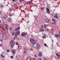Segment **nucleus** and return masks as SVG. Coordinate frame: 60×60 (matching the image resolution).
Instances as JSON below:
<instances>
[{"label": "nucleus", "instance_id": "f257e3e1", "mask_svg": "<svg viewBox=\"0 0 60 60\" xmlns=\"http://www.w3.org/2000/svg\"><path fill=\"white\" fill-rule=\"evenodd\" d=\"M15 43H16L13 40H12L10 42V45L12 49L13 48L14 45L15 44Z\"/></svg>", "mask_w": 60, "mask_h": 60}, {"label": "nucleus", "instance_id": "f03ea898", "mask_svg": "<svg viewBox=\"0 0 60 60\" xmlns=\"http://www.w3.org/2000/svg\"><path fill=\"white\" fill-rule=\"evenodd\" d=\"M30 42L32 43L33 44H32V46L33 47H34V46H33V45H34V46H35V45H34L35 44H37L35 43V41H34V40L32 39V38H30Z\"/></svg>", "mask_w": 60, "mask_h": 60}, {"label": "nucleus", "instance_id": "7ed1b4c3", "mask_svg": "<svg viewBox=\"0 0 60 60\" xmlns=\"http://www.w3.org/2000/svg\"><path fill=\"white\" fill-rule=\"evenodd\" d=\"M35 46H34V45H33V46L34 47V48H39L40 47V45H38L37 44H34Z\"/></svg>", "mask_w": 60, "mask_h": 60}, {"label": "nucleus", "instance_id": "20e7f679", "mask_svg": "<svg viewBox=\"0 0 60 60\" xmlns=\"http://www.w3.org/2000/svg\"><path fill=\"white\" fill-rule=\"evenodd\" d=\"M19 34H20V32L19 31H18L15 34V37H17V36H18V35H19Z\"/></svg>", "mask_w": 60, "mask_h": 60}, {"label": "nucleus", "instance_id": "39448f33", "mask_svg": "<svg viewBox=\"0 0 60 60\" xmlns=\"http://www.w3.org/2000/svg\"><path fill=\"white\" fill-rule=\"evenodd\" d=\"M47 34H45L42 37V38H43V39H45V38H46V37H47Z\"/></svg>", "mask_w": 60, "mask_h": 60}, {"label": "nucleus", "instance_id": "423d86ee", "mask_svg": "<svg viewBox=\"0 0 60 60\" xmlns=\"http://www.w3.org/2000/svg\"><path fill=\"white\" fill-rule=\"evenodd\" d=\"M46 10L47 13L48 14H49L50 13V11H49V9L48 8H46Z\"/></svg>", "mask_w": 60, "mask_h": 60}, {"label": "nucleus", "instance_id": "0eeeda50", "mask_svg": "<svg viewBox=\"0 0 60 60\" xmlns=\"http://www.w3.org/2000/svg\"><path fill=\"white\" fill-rule=\"evenodd\" d=\"M19 29H20V27H18L17 28L15 29V30L16 31H18Z\"/></svg>", "mask_w": 60, "mask_h": 60}, {"label": "nucleus", "instance_id": "6e6552de", "mask_svg": "<svg viewBox=\"0 0 60 60\" xmlns=\"http://www.w3.org/2000/svg\"><path fill=\"white\" fill-rule=\"evenodd\" d=\"M21 36H25L26 35V34L25 33L23 32L21 34Z\"/></svg>", "mask_w": 60, "mask_h": 60}, {"label": "nucleus", "instance_id": "1a4fd4ad", "mask_svg": "<svg viewBox=\"0 0 60 60\" xmlns=\"http://www.w3.org/2000/svg\"><path fill=\"white\" fill-rule=\"evenodd\" d=\"M55 36L56 37H57V38H58V37H59L60 35H59V34H55Z\"/></svg>", "mask_w": 60, "mask_h": 60}, {"label": "nucleus", "instance_id": "9d476101", "mask_svg": "<svg viewBox=\"0 0 60 60\" xmlns=\"http://www.w3.org/2000/svg\"><path fill=\"white\" fill-rule=\"evenodd\" d=\"M56 56H58V57H57L58 59H59V58H60V55L57 53H56Z\"/></svg>", "mask_w": 60, "mask_h": 60}, {"label": "nucleus", "instance_id": "9b49d317", "mask_svg": "<svg viewBox=\"0 0 60 60\" xmlns=\"http://www.w3.org/2000/svg\"><path fill=\"white\" fill-rule=\"evenodd\" d=\"M45 21L46 23H48V22H49V20L48 19H45Z\"/></svg>", "mask_w": 60, "mask_h": 60}, {"label": "nucleus", "instance_id": "f8f14e48", "mask_svg": "<svg viewBox=\"0 0 60 60\" xmlns=\"http://www.w3.org/2000/svg\"><path fill=\"white\" fill-rule=\"evenodd\" d=\"M8 22H11L12 20H11V18H9V19H8Z\"/></svg>", "mask_w": 60, "mask_h": 60}, {"label": "nucleus", "instance_id": "ddd939ff", "mask_svg": "<svg viewBox=\"0 0 60 60\" xmlns=\"http://www.w3.org/2000/svg\"><path fill=\"white\" fill-rule=\"evenodd\" d=\"M42 53L41 52H39V56L40 57H41L42 56Z\"/></svg>", "mask_w": 60, "mask_h": 60}, {"label": "nucleus", "instance_id": "4468645a", "mask_svg": "<svg viewBox=\"0 0 60 60\" xmlns=\"http://www.w3.org/2000/svg\"><path fill=\"white\" fill-rule=\"evenodd\" d=\"M6 28H5V29L6 31L7 30V29L8 28V25L6 24Z\"/></svg>", "mask_w": 60, "mask_h": 60}, {"label": "nucleus", "instance_id": "2eb2a0df", "mask_svg": "<svg viewBox=\"0 0 60 60\" xmlns=\"http://www.w3.org/2000/svg\"><path fill=\"white\" fill-rule=\"evenodd\" d=\"M40 29V31H41V32H44V30L43 29H42V28H41Z\"/></svg>", "mask_w": 60, "mask_h": 60}, {"label": "nucleus", "instance_id": "dca6fc26", "mask_svg": "<svg viewBox=\"0 0 60 60\" xmlns=\"http://www.w3.org/2000/svg\"><path fill=\"white\" fill-rule=\"evenodd\" d=\"M52 20L53 21V22H54V23H56V21L54 19H52Z\"/></svg>", "mask_w": 60, "mask_h": 60}, {"label": "nucleus", "instance_id": "f3484780", "mask_svg": "<svg viewBox=\"0 0 60 60\" xmlns=\"http://www.w3.org/2000/svg\"><path fill=\"white\" fill-rule=\"evenodd\" d=\"M11 51L13 54H15V50H12Z\"/></svg>", "mask_w": 60, "mask_h": 60}, {"label": "nucleus", "instance_id": "a211bd4d", "mask_svg": "<svg viewBox=\"0 0 60 60\" xmlns=\"http://www.w3.org/2000/svg\"><path fill=\"white\" fill-rule=\"evenodd\" d=\"M1 56L2 58H4L5 57V56H3V55H1Z\"/></svg>", "mask_w": 60, "mask_h": 60}, {"label": "nucleus", "instance_id": "6ab92c4d", "mask_svg": "<svg viewBox=\"0 0 60 60\" xmlns=\"http://www.w3.org/2000/svg\"><path fill=\"white\" fill-rule=\"evenodd\" d=\"M57 15H54V17L55 18H57L58 17H57Z\"/></svg>", "mask_w": 60, "mask_h": 60}, {"label": "nucleus", "instance_id": "aec40b11", "mask_svg": "<svg viewBox=\"0 0 60 60\" xmlns=\"http://www.w3.org/2000/svg\"><path fill=\"white\" fill-rule=\"evenodd\" d=\"M9 16L10 17H11V16H13V15H12V14H9Z\"/></svg>", "mask_w": 60, "mask_h": 60}, {"label": "nucleus", "instance_id": "412c9836", "mask_svg": "<svg viewBox=\"0 0 60 60\" xmlns=\"http://www.w3.org/2000/svg\"><path fill=\"white\" fill-rule=\"evenodd\" d=\"M12 34L13 35H15V32L13 31L12 32Z\"/></svg>", "mask_w": 60, "mask_h": 60}, {"label": "nucleus", "instance_id": "4be33fe9", "mask_svg": "<svg viewBox=\"0 0 60 60\" xmlns=\"http://www.w3.org/2000/svg\"><path fill=\"white\" fill-rule=\"evenodd\" d=\"M2 32L3 34H5V31H3Z\"/></svg>", "mask_w": 60, "mask_h": 60}, {"label": "nucleus", "instance_id": "5701e85b", "mask_svg": "<svg viewBox=\"0 0 60 60\" xmlns=\"http://www.w3.org/2000/svg\"><path fill=\"white\" fill-rule=\"evenodd\" d=\"M47 26V25H44V27L45 28H46Z\"/></svg>", "mask_w": 60, "mask_h": 60}, {"label": "nucleus", "instance_id": "b1692460", "mask_svg": "<svg viewBox=\"0 0 60 60\" xmlns=\"http://www.w3.org/2000/svg\"><path fill=\"white\" fill-rule=\"evenodd\" d=\"M7 52H9L10 51V50L9 49H8L7 50Z\"/></svg>", "mask_w": 60, "mask_h": 60}, {"label": "nucleus", "instance_id": "393cba45", "mask_svg": "<svg viewBox=\"0 0 60 60\" xmlns=\"http://www.w3.org/2000/svg\"><path fill=\"white\" fill-rule=\"evenodd\" d=\"M29 59H31V57H30L28 56L27 57Z\"/></svg>", "mask_w": 60, "mask_h": 60}, {"label": "nucleus", "instance_id": "a878e982", "mask_svg": "<svg viewBox=\"0 0 60 60\" xmlns=\"http://www.w3.org/2000/svg\"><path fill=\"white\" fill-rule=\"evenodd\" d=\"M41 10H44V8H41Z\"/></svg>", "mask_w": 60, "mask_h": 60}, {"label": "nucleus", "instance_id": "bb28decb", "mask_svg": "<svg viewBox=\"0 0 60 60\" xmlns=\"http://www.w3.org/2000/svg\"><path fill=\"white\" fill-rule=\"evenodd\" d=\"M16 45H19V43L17 42H16Z\"/></svg>", "mask_w": 60, "mask_h": 60}, {"label": "nucleus", "instance_id": "cd10ccee", "mask_svg": "<svg viewBox=\"0 0 60 60\" xmlns=\"http://www.w3.org/2000/svg\"><path fill=\"white\" fill-rule=\"evenodd\" d=\"M47 31H50V30L48 28H47Z\"/></svg>", "mask_w": 60, "mask_h": 60}, {"label": "nucleus", "instance_id": "c85d7f7f", "mask_svg": "<svg viewBox=\"0 0 60 60\" xmlns=\"http://www.w3.org/2000/svg\"><path fill=\"white\" fill-rule=\"evenodd\" d=\"M44 46H47V44L46 43H45L44 44Z\"/></svg>", "mask_w": 60, "mask_h": 60}, {"label": "nucleus", "instance_id": "c756f323", "mask_svg": "<svg viewBox=\"0 0 60 60\" xmlns=\"http://www.w3.org/2000/svg\"><path fill=\"white\" fill-rule=\"evenodd\" d=\"M41 27H42V28H43V25H41Z\"/></svg>", "mask_w": 60, "mask_h": 60}, {"label": "nucleus", "instance_id": "7c9ffc66", "mask_svg": "<svg viewBox=\"0 0 60 60\" xmlns=\"http://www.w3.org/2000/svg\"><path fill=\"white\" fill-rule=\"evenodd\" d=\"M0 41L1 42H2V41H3V40H2V39H0Z\"/></svg>", "mask_w": 60, "mask_h": 60}, {"label": "nucleus", "instance_id": "2f4dec72", "mask_svg": "<svg viewBox=\"0 0 60 60\" xmlns=\"http://www.w3.org/2000/svg\"><path fill=\"white\" fill-rule=\"evenodd\" d=\"M26 53V51H25L23 53L24 54H25V53Z\"/></svg>", "mask_w": 60, "mask_h": 60}, {"label": "nucleus", "instance_id": "473e14b6", "mask_svg": "<svg viewBox=\"0 0 60 60\" xmlns=\"http://www.w3.org/2000/svg\"><path fill=\"white\" fill-rule=\"evenodd\" d=\"M13 57L12 56H11V58H13Z\"/></svg>", "mask_w": 60, "mask_h": 60}, {"label": "nucleus", "instance_id": "72a5a7b5", "mask_svg": "<svg viewBox=\"0 0 60 60\" xmlns=\"http://www.w3.org/2000/svg\"><path fill=\"white\" fill-rule=\"evenodd\" d=\"M19 1L20 2H22V0H19Z\"/></svg>", "mask_w": 60, "mask_h": 60}, {"label": "nucleus", "instance_id": "f704fd0d", "mask_svg": "<svg viewBox=\"0 0 60 60\" xmlns=\"http://www.w3.org/2000/svg\"><path fill=\"white\" fill-rule=\"evenodd\" d=\"M34 56H35V57H37V55H36L35 54L34 55Z\"/></svg>", "mask_w": 60, "mask_h": 60}, {"label": "nucleus", "instance_id": "c9c22d12", "mask_svg": "<svg viewBox=\"0 0 60 60\" xmlns=\"http://www.w3.org/2000/svg\"><path fill=\"white\" fill-rule=\"evenodd\" d=\"M3 5H1L0 6V7H3Z\"/></svg>", "mask_w": 60, "mask_h": 60}, {"label": "nucleus", "instance_id": "e433bc0d", "mask_svg": "<svg viewBox=\"0 0 60 60\" xmlns=\"http://www.w3.org/2000/svg\"><path fill=\"white\" fill-rule=\"evenodd\" d=\"M9 29V30H11V28H10Z\"/></svg>", "mask_w": 60, "mask_h": 60}, {"label": "nucleus", "instance_id": "4c0bfd02", "mask_svg": "<svg viewBox=\"0 0 60 60\" xmlns=\"http://www.w3.org/2000/svg\"><path fill=\"white\" fill-rule=\"evenodd\" d=\"M51 26V27H52V28H53L54 27V26Z\"/></svg>", "mask_w": 60, "mask_h": 60}, {"label": "nucleus", "instance_id": "58836bf2", "mask_svg": "<svg viewBox=\"0 0 60 60\" xmlns=\"http://www.w3.org/2000/svg\"><path fill=\"white\" fill-rule=\"evenodd\" d=\"M44 60H47V59L45 58L44 59Z\"/></svg>", "mask_w": 60, "mask_h": 60}, {"label": "nucleus", "instance_id": "ea45409f", "mask_svg": "<svg viewBox=\"0 0 60 60\" xmlns=\"http://www.w3.org/2000/svg\"><path fill=\"white\" fill-rule=\"evenodd\" d=\"M2 44H1L0 45V46H2Z\"/></svg>", "mask_w": 60, "mask_h": 60}, {"label": "nucleus", "instance_id": "a19ab883", "mask_svg": "<svg viewBox=\"0 0 60 60\" xmlns=\"http://www.w3.org/2000/svg\"><path fill=\"white\" fill-rule=\"evenodd\" d=\"M39 60H41V58H39Z\"/></svg>", "mask_w": 60, "mask_h": 60}, {"label": "nucleus", "instance_id": "79ce46f5", "mask_svg": "<svg viewBox=\"0 0 60 60\" xmlns=\"http://www.w3.org/2000/svg\"><path fill=\"white\" fill-rule=\"evenodd\" d=\"M15 0H13V2H15Z\"/></svg>", "mask_w": 60, "mask_h": 60}, {"label": "nucleus", "instance_id": "37998d69", "mask_svg": "<svg viewBox=\"0 0 60 60\" xmlns=\"http://www.w3.org/2000/svg\"><path fill=\"white\" fill-rule=\"evenodd\" d=\"M30 50H33V49L32 48H31L30 49Z\"/></svg>", "mask_w": 60, "mask_h": 60}, {"label": "nucleus", "instance_id": "c03bdc74", "mask_svg": "<svg viewBox=\"0 0 60 60\" xmlns=\"http://www.w3.org/2000/svg\"><path fill=\"white\" fill-rule=\"evenodd\" d=\"M1 23V20H0V24Z\"/></svg>", "mask_w": 60, "mask_h": 60}, {"label": "nucleus", "instance_id": "a18cd8bd", "mask_svg": "<svg viewBox=\"0 0 60 60\" xmlns=\"http://www.w3.org/2000/svg\"><path fill=\"white\" fill-rule=\"evenodd\" d=\"M31 36L32 37H33V35H31Z\"/></svg>", "mask_w": 60, "mask_h": 60}, {"label": "nucleus", "instance_id": "49530a36", "mask_svg": "<svg viewBox=\"0 0 60 60\" xmlns=\"http://www.w3.org/2000/svg\"><path fill=\"white\" fill-rule=\"evenodd\" d=\"M33 60H35V59H33Z\"/></svg>", "mask_w": 60, "mask_h": 60}, {"label": "nucleus", "instance_id": "de8ad7c7", "mask_svg": "<svg viewBox=\"0 0 60 60\" xmlns=\"http://www.w3.org/2000/svg\"><path fill=\"white\" fill-rule=\"evenodd\" d=\"M59 34H60V31H59Z\"/></svg>", "mask_w": 60, "mask_h": 60}, {"label": "nucleus", "instance_id": "09e8293b", "mask_svg": "<svg viewBox=\"0 0 60 60\" xmlns=\"http://www.w3.org/2000/svg\"><path fill=\"white\" fill-rule=\"evenodd\" d=\"M53 24H55V23H53Z\"/></svg>", "mask_w": 60, "mask_h": 60}, {"label": "nucleus", "instance_id": "8fccbe9b", "mask_svg": "<svg viewBox=\"0 0 60 60\" xmlns=\"http://www.w3.org/2000/svg\"><path fill=\"white\" fill-rule=\"evenodd\" d=\"M1 26H0V28H1Z\"/></svg>", "mask_w": 60, "mask_h": 60}, {"label": "nucleus", "instance_id": "3c124183", "mask_svg": "<svg viewBox=\"0 0 60 60\" xmlns=\"http://www.w3.org/2000/svg\"><path fill=\"white\" fill-rule=\"evenodd\" d=\"M35 41H37V40H36Z\"/></svg>", "mask_w": 60, "mask_h": 60}, {"label": "nucleus", "instance_id": "603ef678", "mask_svg": "<svg viewBox=\"0 0 60 60\" xmlns=\"http://www.w3.org/2000/svg\"><path fill=\"white\" fill-rule=\"evenodd\" d=\"M2 60H4L3 59H2Z\"/></svg>", "mask_w": 60, "mask_h": 60}, {"label": "nucleus", "instance_id": "864d4df0", "mask_svg": "<svg viewBox=\"0 0 60 60\" xmlns=\"http://www.w3.org/2000/svg\"><path fill=\"white\" fill-rule=\"evenodd\" d=\"M27 23H29V22H28Z\"/></svg>", "mask_w": 60, "mask_h": 60}]
</instances>
